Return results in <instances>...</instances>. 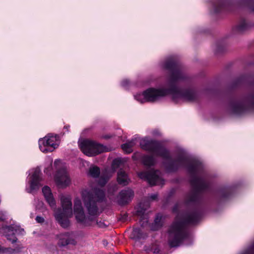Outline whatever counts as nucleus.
Segmentation results:
<instances>
[{"mask_svg": "<svg viewBox=\"0 0 254 254\" xmlns=\"http://www.w3.org/2000/svg\"><path fill=\"white\" fill-rule=\"evenodd\" d=\"M213 12L219 13L223 10H232V3L228 0H217L213 3Z\"/></svg>", "mask_w": 254, "mask_h": 254, "instance_id": "2eb2a0df", "label": "nucleus"}, {"mask_svg": "<svg viewBox=\"0 0 254 254\" xmlns=\"http://www.w3.org/2000/svg\"><path fill=\"white\" fill-rule=\"evenodd\" d=\"M79 146L82 152L88 156L96 155L105 150L103 145L88 139L81 141Z\"/></svg>", "mask_w": 254, "mask_h": 254, "instance_id": "0eeeda50", "label": "nucleus"}, {"mask_svg": "<svg viewBox=\"0 0 254 254\" xmlns=\"http://www.w3.org/2000/svg\"><path fill=\"white\" fill-rule=\"evenodd\" d=\"M42 192L45 199L51 207L53 209H55L56 206V201L50 188L48 186H45L42 189Z\"/></svg>", "mask_w": 254, "mask_h": 254, "instance_id": "dca6fc26", "label": "nucleus"}, {"mask_svg": "<svg viewBox=\"0 0 254 254\" xmlns=\"http://www.w3.org/2000/svg\"><path fill=\"white\" fill-rule=\"evenodd\" d=\"M117 181L119 184L126 186L128 184L129 180L126 173L121 169L118 172Z\"/></svg>", "mask_w": 254, "mask_h": 254, "instance_id": "6ab92c4d", "label": "nucleus"}, {"mask_svg": "<svg viewBox=\"0 0 254 254\" xmlns=\"http://www.w3.org/2000/svg\"><path fill=\"white\" fill-rule=\"evenodd\" d=\"M139 144L143 150L160 156L166 160L164 165L168 172H175L181 167H186L190 176V182L192 190L186 197V204L194 206L197 205L200 201L202 192L207 190L210 186L205 178L197 176L203 172L202 164L197 160L190 159L183 150L178 153L176 160H172L169 150L160 142L155 140L144 138L140 141Z\"/></svg>", "mask_w": 254, "mask_h": 254, "instance_id": "f257e3e1", "label": "nucleus"}, {"mask_svg": "<svg viewBox=\"0 0 254 254\" xmlns=\"http://www.w3.org/2000/svg\"><path fill=\"white\" fill-rule=\"evenodd\" d=\"M138 176L140 179L146 180L151 186H162L164 184V180L162 178L161 173L158 170L151 169L148 171L139 172Z\"/></svg>", "mask_w": 254, "mask_h": 254, "instance_id": "6e6552de", "label": "nucleus"}, {"mask_svg": "<svg viewBox=\"0 0 254 254\" xmlns=\"http://www.w3.org/2000/svg\"><path fill=\"white\" fill-rule=\"evenodd\" d=\"M82 198L88 215L85 216L81 201L78 198L74 201V214L78 222L86 226H90L91 222L96 221L99 215L96 203L105 200V192L102 190L98 188L90 190H85L82 191Z\"/></svg>", "mask_w": 254, "mask_h": 254, "instance_id": "7ed1b4c3", "label": "nucleus"}, {"mask_svg": "<svg viewBox=\"0 0 254 254\" xmlns=\"http://www.w3.org/2000/svg\"><path fill=\"white\" fill-rule=\"evenodd\" d=\"M142 161L143 164L147 166H153L156 163L155 159L153 156L147 155L142 157Z\"/></svg>", "mask_w": 254, "mask_h": 254, "instance_id": "b1692460", "label": "nucleus"}, {"mask_svg": "<svg viewBox=\"0 0 254 254\" xmlns=\"http://www.w3.org/2000/svg\"><path fill=\"white\" fill-rule=\"evenodd\" d=\"M136 139H132L130 141L122 145V148L124 151L127 153H131L132 151V147L135 144Z\"/></svg>", "mask_w": 254, "mask_h": 254, "instance_id": "5701e85b", "label": "nucleus"}, {"mask_svg": "<svg viewBox=\"0 0 254 254\" xmlns=\"http://www.w3.org/2000/svg\"><path fill=\"white\" fill-rule=\"evenodd\" d=\"M55 181L57 185L60 187H66L69 184L70 179L65 169L63 168L58 171Z\"/></svg>", "mask_w": 254, "mask_h": 254, "instance_id": "ddd939ff", "label": "nucleus"}, {"mask_svg": "<svg viewBox=\"0 0 254 254\" xmlns=\"http://www.w3.org/2000/svg\"><path fill=\"white\" fill-rule=\"evenodd\" d=\"M6 218L5 214L4 212L0 211V221H3Z\"/></svg>", "mask_w": 254, "mask_h": 254, "instance_id": "c85d7f7f", "label": "nucleus"}, {"mask_svg": "<svg viewBox=\"0 0 254 254\" xmlns=\"http://www.w3.org/2000/svg\"><path fill=\"white\" fill-rule=\"evenodd\" d=\"M148 236L147 233L143 232L139 228H133L130 235V238L135 240H139L140 239H145Z\"/></svg>", "mask_w": 254, "mask_h": 254, "instance_id": "f3484780", "label": "nucleus"}, {"mask_svg": "<svg viewBox=\"0 0 254 254\" xmlns=\"http://www.w3.org/2000/svg\"><path fill=\"white\" fill-rule=\"evenodd\" d=\"M57 135L48 134L39 140V146L40 150L44 153L53 151L58 144L57 143Z\"/></svg>", "mask_w": 254, "mask_h": 254, "instance_id": "1a4fd4ad", "label": "nucleus"}, {"mask_svg": "<svg viewBox=\"0 0 254 254\" xmlns=\"http://www.w3.org/2000/svg\"><path fill=\"white\" fill-rule=\"evenodd\" d=\"M59 239L58 244L59 246L64 247L71 244L75 245L76 242L75 236L73 232H65L57 235Z\"/></svg>", "mask_w": 254, "mask_h": 254, "instance_id": "f8f14e48", "label": "nucleus"}, {"mask_svg": "<svg viewBox=\"0 0 254 254\" xmlns=\"http://www.w3.org/2000/svg\"><path fill=\"white\" fill-rule=\"evenodd\" d=\"M96 223L98 225V226L100 228H105L107 226V225L106 224H105L104 222H101V221H99V222L97 221Z\"/></svg>", "mask_w": 254, "mask_h": 254, "instance_id": "473e14b6", "label": "nucleus"}, {"mask_svg": "<svg viewBox=\"0 0 254 254\" xmlns=\"http://www.w3.org/2000/svg\"><path fill=\"white\" fill-rule=\"evenodd\" d=\"M41 173L39 169H35L33 174L31 177V180L29 182L30 188L26 189L27 192L33 193L39 190L40 187L42 186L41 182L42 179L41 177Z\"/></svg>", "mask_w": 254, "mask_h": 254, "instance_id": "9d476101", "label": "nucleus"}, {"mask_svg": "<svg viewBox=\"0 0 254 254\" xmlns=\"http://www.w3.org/2000/svg\"><path fill=\"white\" fill-rule=\"evenodd\" d=\"M163 225L162 216L161 214L157 215L154 223H152L151 229L153 231H156L160 229Z\"/></svg>", "mask_w": 254, "mask_h": 254, "instance_id": "4be33fe9", "label": "nucleus"}, {"mask_svg": "<svg viewBox=\"0 0 254 254\" xmlns=\"http://www.w3.org/2000/svg\"><path fill=\"white\" fill-rule=\"evenodd\" d=\"M69 128V126H65L64 127V129H66L67 131H68Z\"/></svg>", "mask_w": 254, "mask_h": 254, "instance_id": "c9c22d12", "label": "nucleus"}, {"mask_svg": "<svg viewBox=\"0 0 254 254\" xmlns=\"http://www.w3.org/2000/svg\"><path fill=\"white\" fill-rule=\"evenodd\" d=\"M129 81L127 79H125L124 80H123V81L122 82V86H123V87H127L128 85H129Z\"/></svg>", "mask_w": 254, "mask_h": 254, "instance_id": "2f4dec72", "label": "nucleus"}, {"mask_svg": "<svg viewBox=\"0 0 254 254\" xmlns=\"http://www.w3.org/2000/svg\"><path fill=\"white\" fill-rule=\"evenodd\" d=\"M127 216H128V215L127 214H124L122 216V218H121V220L123 222L126 221L127 220Z\"/></svg>", "mask_w": 254, "mask_h": 254, "instance_id": "f704fd0d", "label": "nucleus"}, {"mask_svg": "<svg viewBox=\"0 0 254 254\" xmlns=\"http://www.w3.org/2000/svg\"><path fill=\"white\" fill-rule=\"evenodd\" d=\"M134 196L133 191L127 189L122 190L117 196V202L120 205H125L131 200Z\"/></svg>", "mask_w": 254, "mask_h": 254, "instance_id": "4468645a", "label": "nucleus"}, {"mask_svg": "<svg viewBox=\"0 0 254 254\" xmlns=\"http://www.w3.org/2000/svg\"><path fill=\"white\" fill-rule=\"evenodd\" d=\"M100 174V168L95 166H91L89 170L88 175L92 178H97Z\"/></svg>", "mask_w": 254, "mask_h": 254, "instance_id": "a878e982", "label": "nucleus"}, {"mask_svg": "<svg viewBox=\"0 0 254 254\" xmlns=\"http://www.w3.org/2000/svg\"><path fill=\"white\" fill-rule=\"evenodd\" d=\"M57 163V161H55V164H56Z\"/></svg>", "mask_w": 254, "mask_h": 254, "instance_id": "a19ab883", "label": "nucleus"}, {"mask_svg": "<svg viewBox=\"0 0 254 254\" xmlns=\"http://www.w3.org/2000/svg\"><path fill=\"white\" fill-rule=\"evenodd\" d=\"M61 200L63 209L57 210L54 216L61 226L66 229L70 226L68 218L72 215V202L69 198L65 196H62Z\"/></svg>", "mask_w": 254, "mask_h": 254, "instance_id": "39448f33", "label": "nucleus"}, {"mask_svg": "<svg viewBox=\"0 0 254 254\" xmlns=\"http://www.w3.org/2000/svg\"><path fill=\"white\" fill-rule=\"evenodd\" d=\"M158 194L157 193L151 194L149 196V199L153 200L157 198Z\"/></svg>", "mask_w": 254, "mask_h": 254, "instance_id": "72a5a7b5", "label": "nucleus"}, {"mask_svg": "<svg viewBox=\"0 0 254 254\" xmlns=\"http://www.w3.org/2000/svg\"><path fill=\"white\" fill-rule=\"evenodd\" d=\"M138 212H140V213H144V211H145V209L143 210H141L140 211L139 210H137V211Z\"/></svg>", "mask_w": 254, "mask_h": 254, "instance_id": "4c0bfd02", "label": "nucleus"}, {"mask_svg": "<svg viewBox=\"0 0 254 254\" xmlns=\"http://www.w3.org/2000/svg\"><path fill=\"white\" fill-rule=\"evenodd\" d=\"M105 138H109V137L108 136H105Z\"/></svg>", "mask_w": 254, "mask_h": 254, "instance_id": "ea45409f", "label": "nucleus"}, {"mask_svg": "<svg viewBox=\"0 0 254 254\" xmlns=\"http://www.w3.org/2000/svg\"><path fill=\"white\" fill-rule=\"evenodd\" d=\"M161 65L163 69L168 70L170 72L167 81L169 88H149L142 94L134 95L136 100L141 103L146 102H155L168 95H171L173 100L176 103L181 100L188 102H194L197 100L198 94L194 90L191 88L181 89L179 88V83L185 80L186 76L180 63L174 56L168 58L161 63Z\"/></svg>", "mask_w": 254, "mask_h": 254, "instance_id": "f03ea898", "label": "nucleus"}, {"mask_svg": "<svg viewBox=\"0 0 254 254\" xmlns=\"http://www.w3.org/2000/svg\"><path fill=\"white\" fill-rule=\"evenodd\" d=\"M234 190L233 187H223L219 190V194L222 198H227L230 197Z\"/></svg>", "mask_w": 254, "mask_h": 254, "instance_id": "aec40b11", "label": "nucleus"}, {"mask_svg": "<svg viewBox=\"0 0 254 254\" xmlns=\"http://www.w3.org/2000/svg\"><path fill=\"white\" fill-rule=\"evenodd\" d=\"M21 247L17 246L14 249L11 248H4L0 246V253L5 254H15L20 252Z\"/></svg>", "mask_w": 254, "mask_h": 254, "instance_id": "412c9836", "label": "nucleus"}, {"mask_svg": "<svg viewBox=\"0 0 254 254\" xmlns=\"http://www.w3.org/2000/svg\"><path fill=\"white\" fill-rule=\"evenodd\" d=\"M35 219H36V221H37V222L39 223H42L44 222V218L41 216H37L36 217Z\"/></svg>", "mask_w": 254, "mask_h": 254, "instance_id": "c756f323", "label": "nucleus"}, {"mask_svg": "<svg viewBox=\"0 0 254 254\" xmlns=\"http://www.w3.org/2000/svg\"><path fill=\"white\" fill-rule=\"evenodd\" d=\"M180 207V204L179 203H177L173 208V212L174 213H177Z\"/></svg>", "mask_w": 254, "mask_h": 254, "instance_id": "7c9ffc66", "label": "nucleus"}, {"mask_svg": "<svg viewBox=\"0 0 254 254\" xmlns=\"http://www.w3.org/2000/svg\"><path fill=\"white\" fill-rule=\"evenodd\" d=\"M117 190V185H114V186L113 187V190L114 191H115Z\"/></svg>", "mask_w": 254, "mask_h": 254, "instance_id": "e433bc0d", "label": "nucleus"}, {"mask_svg": "<svg viewBox=\"0 0 254 254\" xmlns=\"http://www.w3.org/2000/svg\"><path fill=\"white\" fill-rule=\"evenodd\" d=\"M250 26L245 20H243L235 28V30L237 32L242 33L247 30Z\"/></svg>", "mask_w": 254, "mask_h": 254, "instance_id": "393cba45", "label": "nucleus"}, {"mask_svg": "<svg viewBox=\"0 0 254 254\" xmlns=\"http://www.w3.org/2000/svg\"><path fill=\"white\" fill-rule=\"evenodd\" d=\"M201 216L200 211L195 207L185 212H179L168 231L170 247H178L184 240L189 239L190 234L187 226L196 224Z\"/></svg>", "mask_w": 254, "mask_h": 254, "instance_id": "20e7f679", "label": "nucleus"}, {"mask_svg": "<svg viewBox=\"0 0 254 254\" xmlns=\"http://www.w3.org/2000/svg\"><path fill=\"white\" fill-rule=\"evenodd\" d=\"M238 8H248L254 12V0H241L236 3Z\"/></svg>", "mask_w": 254, "mask_h": 254, "instance_id": "a211bd4d", "label": "nucleus"}, {"mask_svg": "<svg viewBox=\"0 0 254 254\" xmlns=\"http://www.w3.org/2000/svg\"><path fill=\"white\" fill-rule=\"evenodd\" d=\"M241 254H254V242L246 251Z\"/></svg>", "mask_w": 254, "mask_h": 254, "instance_id": "bb28decb", "label": "nucleus"}, {"mask_svg": "<svg viewBox=\"0 0 254 254\" xmlns=\"http://www.w3.org/2000/svg\"><path fill=\"white\" fill-rule=\"evenodd\" d=\"M107 182V179L105 178H100L99 181V184L102 186H104L106 184Z\"/></svg>", "mask_w": 254, "mask_h": 254, "instance_id": "cd10ccee", "label": "nucleus"}, {"mask_svg": "<svg viewBox=\"0 0 254 254\" xmlns=\"http://www.w3.org/2000/svg\"><path fill=\"white\" fill-rule=\"evenodd\" d=\"M118 161H119L118 160L115 159L114 160L113 162H114V163H115L116 162H118Z\"/></svg>", "mask_w": 254, "mask_h": 254, "instance_id": "58836bf2", "label": "nucleus"}, {"mask_svg": "<svg viewBox=\"0 0 254 254\" xmlns=\"http://www.w3.org/2000/svg\"><path fill=\"white\" fill-rule=\"evenodd\" d=\"M251 108L254 109V92L243 100L234 101L230 103L232 112L238 115L244 114Z\"/></svg>", "mask_w": 254, "mask_h": 254, "instance_id": "423d86ee", "label": "nucleus"}, {"mask_svg": "<svg viewBox=\"0 0 254 254\" xmlns=\"http://www.w3.org/2000/svg\"><path fill=\"white\" fill-rule=\"evenodd\" d=\"M4 229L6 233L5 237L12 244L15 243L17 240V239L15 236L16 234L23 235L25 233L24 229L14 224L6 226L4 228Z\"/></svg>", "mask_w": 254, "mask_h": 254, "instance_id": "9b49d317", "label": "nucleus"}]
</instances>
